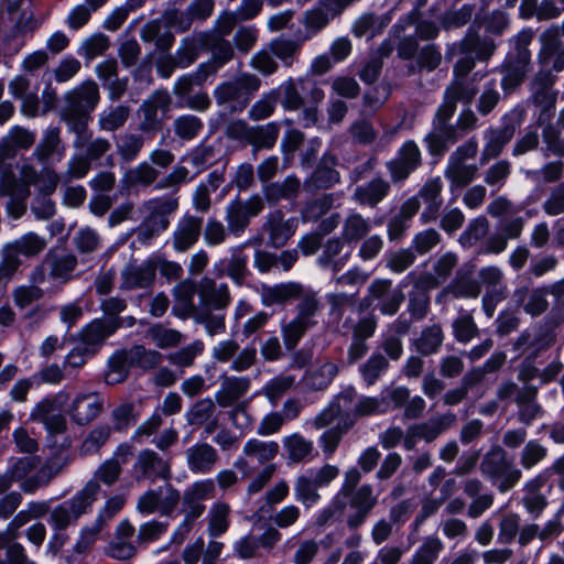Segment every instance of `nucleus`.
Segmentation results:
<instances>
[{"label": "nucleus", "mask_w": 564, "mask_h": 564, "mask_svg": "<svg viewBox=\"0 0 564 564\" xmlns=\"http://www.w3.org/2000/svg\"><path fill=\"white\" fill-rule=\"evenodd\" d=\"M65 105L61 109V119L66 122L69 131L76 134L73 145L82 150L90 139L88 131L89 113L99 102V90L95 82H84L64 96Z\"/></svg>", "instance_id": "obj_1"}, {"label": "nucleus", "mask_w": 564, "mask_h": 564, "mask_svg": "<svg viewBox=\"0 0 564 564\" xmlns=\"http://www.w3.org/2000/svg\"><path fill=\"white\" fill-rule=\"evenodd\" d=\"M281 106L289 111L302 108L304 127H312L318 119V105L324 99V91L316 83L304 78H289L279 88Z\"/></svg>", "instance_id": "obj_2"}, {"label": "nucleus", "mask_w": 564, "mask_h": 564, "mask_svg": "<svg viewBox=\"0 0 564 564\" xmlns=\"http://www.w3.org/2000/svg\"><path fill=\"white\" fill-rule=\"evenodd\" d=\"M177 208L178 197L171 194L143 202L140 206L142 219L138 228L139 240L144 243L164 232L170 226V216Z\"/></svg>", "instance_id": "obj_3"}, {"label": "nucleus", "mask_w": 564, "mask_h": 564, "mask_svg": "<svg viewBox=\"0 0 564 564\" xmlns=\"http://www.w3.org/2000/svg\"><path fill=\"white\" fill-rule=\"evenodd\" d=\"M477 152V141L469 139L449 155L444 176L449 182V189L452 192L467 186L475 180L478 173V165L468 163V160L474 159Z\"/></svg>", "instance_id": "obj_4"}, {"label": "nucleus", "mask_w": 564, "mask_h": 564, "mask_svg": "<svg viewBox=\"0 0 564 564\" xmlns=\"http://www.w3.org/2000/svg\"><path fill=\"white\" fill-rule=\"evenodd\" d=\"M259 88L260 79L245 73L234 80L220 83L214 90V97L218 106H227L231 111H241Z\"/></svg>", "instance_id": "obj_5"}, {"label": "nucleus", "mask_w": 564, "mask_h": 564, "mask_svg": "<svg viewBox=\"0 0 564 564\" xmlns=\"http://www.w3.org/2000/svg\"><path fill=\"white\" fill-rule=\"evenodd\" d=\"M264 209V200L258 195H251L246 200L235 198L225 208V220L228 230L235 237H240L250 224L252 217Z\"/></svg>", "instance_id": "obj_6"}, {"label": "nucleus", "mask_w": 564, "mask_h": 564, "mask_svg": "<svg viewBox=\"0 0 564 564\" xmlns=\"http://www.w3.org/2000/svg\"><path fill=\"white\" fill-rule=\"evenodd\" d=\"M69 398L68 392L61 390L40 401L31 411L30 417L42 423L50 433H62L66 429V419L62 409Z\"/></svg>", "instance_id": "obj_7"}, {"label": "nucleus", "mask_w": 564, "mask_h": 564, "mask_svg": "<svg viewBox=\"0 0 564 564\" xmlns=\"http://www.w3.org/2000/svg\"><path fill=\"white\" fill-rule=\"evenodd\" d=\"M180 500V491L171 484H166L143 492L138 498L135 508L143 516H150L155 512L161 516H170L177 507Z\"/></svg>", "instance_id": "obj_8"}, {"label": "nucleus", "mask_w": 564, "mask_h": 564, "mask_svg": "<svg viewBox=\"0 0 564 564\" xmlns=\"http://www.w3.org/2000/svg\"><path fill=\"white\" fill-rule=\"evenodd\" d=\"M279 453V444L274 441H260L250 438L246 442L241 455L235 460L234 466L243 477L250 476L258 467L272 460Z\"/></svg>", "instance_id": "obj_9"}, {"label": "nucleus", "mask_w": 564, "mask_h": 564, "mask_svg": "<svg viewBox=\"0 0 564 564\" xmlns=\"http://www.w3.org/2000/svg\"><path fill=\"white\" fill-rule=\"evenodd\" d=\"M47 240L36 232L29 231L19 238L6 243L2 251L7 257V267L17 272L21 265V257L33 259L39 257L46 248Z\"/></svg>", "instance_id": "obj_10"}, {"label": "nucleus", "mask_w": 564, "mask_h": 564, "mask_svg": "<svg viewBox=\"0 0 564 564\" xmlns=\"http://www.w3.org/2000/svg\"><path fill=\"white\" fill-rule=\"evenodd\" d=\"M137 479H147L155 482L161 479L169 481L172 478L171 464L156 452L145 448L139 452L133 464Z\"/></svg>", "instance_id": "obj_11"}, {"label": "nucleus", "mask_w": 564, "mask_h": 564, "mask_svg": "<svg viewBox=\"0 0 564 564\" xmlns=\"http://www.w3.org/2000/svg\"><path fill=\"white\" fill-rule=\"evenodd\" d=\"M476 94L475 80L453 77L444 91L443 102L438 106V115L443 118H452L456 111L457 102L469 105Z\"/></svg>", "instance_id": "obj_12"}, {"label": "nucleus", "mask_w": 564, "mask_h": 564, "mask_svg": "<svg viewBox=\"0 0 564 564\" xmlns=\"http://www.w3.org/2000/svg\"><path fill=\"white\" fill-rule=\"evenodd\" d=\"M479 279L486 286V294L482 297V308L488 317H491L496 306L507 294L503 284V273L498 267H485L479 270Z\"/></svg>", "instance_id": "obj_13"}, {"label": "nucleus", "mask_w": 564, "mask_h": 564, "mask_svg": "<svg viewBox=\"0 0 564 564\" xmlns=\"http://www.w3.org/2000/svg\"><path fill=\"white\" fill-rule=\"evenodd\" d=\"M555 77L551 72L538 73L531 83V95L536 106L542 108L540 121L547 119L554 110L557 93L553 89Z\"/></svg>", "instance_id": "obj_14"}, {"label": "nucleus", "mask_w": 564, "mask_h": 564, "mask_svg": "<svg viewBox=\"0 0 564 564\" xmlns=\"http://www.w3.org/2000/svg\"><path fill=\"white\" fill-rule=\"evenodd\" d=\"M170 105L171 97L167 91L156 90L153 93L139 109V115L142 117L140 129L144 132L158 130L161 126L159 115L169 111Z\"/></svg>", "instance_id": "obj_15"}, {"label": "nucleus", "mask_w": 564, "mask_h": 564, "mask_svg": "<svg viewBox=\"0 0 564 564\" xmlns=\"http://www.w3.org/2000/svg\"><path fill=\"white\" fill-rule=\"evenodd\" d=\"M0 193L9 197L7 212L13 219L20 218L26 210L25 200L30 189L17 183V176L9 171L2 173L0 178Z\"/></svg>", "instance_id": "obj_16"}, {"label": "nucleus", "mask_w": 564, "mask_h": 564, "mask_svg": "<svg viewBox=\"0 0 564 564\" xmlns=\"http://www.w3.org/2000/svg\"><path fill=\"white\" fill-rule=\"evenodd\" d=\"M120 289L123 291L152 288L155 278L151 258H148L142 263L127 264L120 273Z\"/></svg>", "instance_id": "obj_17"}, {"label": "nucleus", "mask_w": 564, "mask_h": 564, "mask_svg": "<svg viewBox=\"0 0 564 564\" xmlns=\"http://www.w3.org/2000/svg\"><path fill=\"white\" fill-rule=\"evenodd\" d=\"M132 454L133 448L131 445L127 443L120 444L113 452V455L96 469L90 480H96L98 484L101 481L107 486L113 485L119 479L122 466L129 462Z\"/></svg>", "instance_id": "obj_18"}, {"label": "nucleus", "mask_w": 564, "mask_h": 564, "mask_svg": "<svg viewBox=\"0 0 564 564\" xmlns=\"http://www.w3.org/2000/svg\"><path fill=\"white\" fill-rule=\"evenodd\" d=\"M449 119L451 118L441 117L438 109L436 110L433 121V131L425 137L431 153L436 154L443 152L448 144L456 143L465 135V133L457 128V124H447Z\"/></svg>", "instance_id": "obj_19"}, {"label": "nucleus", "mask_w": 564, "mask_h": 564, "mask_svg": "<svg viewBox=\"0 0 564 564\" xmlns=\"http://www.w3.org/2000/svg\"><path fill=\"white\" fill-rule=\"evenodd\" d=\"M230 133L237 138H246L256 148L271 149L279 137V126L275 122H269L264 126L248 128L242 122L234 123Z\"/></svg>", "instance_id": "obj_20"}, {"label": "nucleus", "mask_w": 564, "mask_h": 564, "mask_svg": "<svg viewBox=\"0 0 564 564\" xmlns=\"http://www.w3.org/2000/svg\"><path fill=\"white\" fill-rule=\"evenodd\" d=\"M421 163V151L414 141H406L400 148L398 156L388 163L394 182L405 180Z\"/></svg>", "instance_id": "obj_21"}, {"label": "nucleus", "mask_w": 564, "mask_h": 564, "mask_svg": "<svg viewBox=\"0 0 564 564\" xmlns=\"http://www.w3.org/2000/svg\"><path fill=\"white\" fill-rule=\"evenodd\" d=\"M203 219L193 215L182 216L172 234V246L177 252L191 249L199 239Z\"/></svg>", "instance_id": "obj_22"}, {"label": "nucleus", "mask_w": 564, "mask_h": 564, "mask_svg": "<svg viewBox=\"0 0 564 564\" xmlns=\"http://www.w3.org/2000/svg\"><path fill=\"white\" fill-rule=\"evenodd\" d=\"M121 326L118 319L95 318L84 326L79 332V339L83 346L91 348L97 352L100 345Z\"/></svg>", "instance_id": "obj_23"}, {"label": "nucleus", "mask_w": 564, "mask_h": 564, "mask_svg": "<svg viewBox=\"0 0 564 564\" xmlns=\"http://www.w3.org/2000/svg\"><path fill=\"white\" fill-rule=\"evenodd\" d=\"M102 400L96 392L78 393L68 409V414L79 425L95 420L101 412Z\"/></svg>", "instance_id": "obj_24"}, {"label": "nucleus", "mask_w": 564, "mask_h": 564, "mask_svg": "<svg viewBox=\"0 0 564 564\" xmlns=\"http://www.w3.org/2000/svg\"><path fill=\"white\" fill-rule=\"evenodd\" d=\"M65 150L61 139V129L48 127L34 149L33 156L40 163L59 162L65 155Z\"/></svg>", "instance_id": "obj_25"}, {"label": "nucleus", "mask_w": 564, "mask_h": 564, "mask_svg": "<svg viewBox=\"0 0 564 564\" xmlns=\"http://www.w3.org/2000/svg\"><path fill=\"white\" fill-rule=\"evenodd\" d=\"M186 464L193 474L205 475L212 473L218 462L217 451L207 443H196L185 452Z\"/></svg>", "instance_id": "obj_26"}, {"label": "nucleus", "mask_w": 564, "mask_h": 564, "mask_svg": "<svg viewBox=\"0 0 564 564\" xmlns=\"http://www.w3.org/2000/svg\"><path fill=\"white\" fill-rule=\"evenodd\" d=\"M495 48L492 40H481L477 35H468L458 43L448 45L445 57L451 61L456 54H475L479 61H487L494 54Z\"/></svg>", "instance_id": "obj_27"}, {"label": "nucleus", "mask_w": 564, "mask_h": 564, "mask_svg": "<svg viewBox=\"0 0 564 564\" xmlns=\"http://www.w3.org/2000/svg\"><path fill=\"white\" fill-rule=\"evenodd\" d=\"M357 397L354 388L343 390L336 401L321 411L314 419L313 425L316 430H321L332 424L343 412H347L351 408V403Z\"/></svg>", "instance_id": "obj_28"}, {"label": "nucleus", "mask_w": 564, "mask_h": 564, "mask_svg": "<svg viewBox=\"0 0 564 564\" xmlns=\"http://www.w3.org/2000/svg\"><path fill=\"white\" fill-rule=\"evenodd\" d=\"M207 41V32L194 33L183 39L175 54V65L178 68L191 66L200 53L206 52Z\"/></svg>", "instance_id": "obj_29"}, {"label": "nucleus", "mask_w": 564, "mask_h": 564, "mask_svg": "<svg viewBox=\"0 0 564 564\" xmlns=\"http://www.w3.org/2000/svg\"><path fill=\"white\" fill-rule=\"evenodd\" d=\"M198 294L207 307L218 311L225 310L230 304V293L227 284H217L212 279H202L198 285Z\"/></svg>", "instance_id": "obj_30"}, {"label": "nucleus", "mask_w": 564, "mask_h": 564, "mask_svg": "<svg viewBox=\"0 0 564 564\" xmlns=\"http://www.w3.org/2000/svg\"><path fill=\"white\" fill-rule=\"evenodd\" d=\"M304 285L299 282H284L274 285H262L261 302L264 306L284 304L290 300H296L303 292Z\"/></svg>", "instance_id": "obj_31"}, {"label": "nucleus", "mask_w": 564, "mask_h": 564, "mask_svg": "<svg viewBox=\"0 0 564 564\" xmlns=\"http://www.w3.org/2000/svg\"><path fill=\"white\" fill-rule=\"evenodd\" d=\"M530 57L531 54L524 51L516 56L510 55L507 57L502 66L505 75L501 82L505 90H512L522 83L528 72Z\"/></svg>", "instance_id": "obj_32"}, {"label": "nucleus", "mask_w": 564, "mask_h": 564, "mask_svg": "<svg viewBox=\"0 0 564 564\" xmlns=\"http://www.w3.org/2000/svg\"><path fill=\"white\" fill-rule=\"evenodd\" d=\"M250 380L246 377H226L216 392V401L220 406H228L248 392Z\"/></svg>", "instance_id": "obj_33"}, {"label": "nucleus", "mask_w": 564, "mask_h": 564, "mask_svg": "<svg viewBox=\"0 0 564 564\" xmlns=\"http://www.w3.org/2000/svg\"><path fill=\"white\" fill-rule=\"evenodd\" d=\"M264 230L269 232V241L275 248L284 246L294 234L292 223L290 220L284 221L281 212L268 215Z\"/></svg>", "instance_id": "obj_34"}, {"label": "nucleus", "mask_w": 564, "mask_h": 564, "mask_svg": "<svg viewBox=\"0 0 564 564\" xmlns=\"http://www.w3.org/2000/svg\"><path fill=\"white\" fill-rule=\"evenodd\" d=\"M442 189V181L436 177L429 180L420 191V196L427 205L426 209L420 216L424 224L436 219L437 212L442 205L440 198Z\"/></svg>", "instance_id": "obj_35"}, {"label": "nucleus", "mask_w": 564, "mask_h": 564, "mask_svg": "<svg viewBox=\"0 0 564 564\" xmlns=\"http://www.w3.org/2000/svg\"><path fill=\"white\" fill-rule=\"evenodd\" d=\"M390 185L381 178H375L356 187L354 199L360 205L376 206L389 193Z\"/></svg>", "instance_id": "obj_36"}, {"label": "nucleus", "mask_w": 564, "mask_h": 564, "mask_svg": "<svg viewBox=\"0 0 564 564\" xmlns=\"http://www.w3.org/2000/svg\"><path fill=\"white\" fill-rule=\"evenodd\" d=\"M516 128L507 126L498 130H490L486 133L487 142L481 153V164L486 163L492 158L498 156L502 148L512 139Z\"/></svg>", "instance_id": "obj_37"}, {"label": "nucleus", "mask_w": 564, "mask_h": 564, "mask_svg": "<svg viewBox=\"0 0 564 564\" xmlns=\"http://www.w3.org/2000/svg\"><path fill=\"white\" fill-rule=\"evenodd\" d=\"M99 494L100 485L96 480H89L74 497L66 500V503L79 519L91 508Z\"/></svg>", "instance_id": "obj_38"}, {"label": "nucleus", "mask_w": 564, "mask_h": 564, "mask_svg": "<svg viewBox=\"0 0 564 564\" xmlns=\"http://www.w3.org/2000/svg\"><path fill=\"white\" fill-rule=\"evenodd\" d=\"M456 420L455 414L448 413L430 420L426 423L416 424L410 427V433L417 435L425 442L434 441L438 435L446 431Z\"/></svg>", "instance_id": "obj_39"}, {"label": "nucleus", "mask_w": 564, "mask_h": 564, "mask_svg": "<svg viewBox=\"0 0 564 564\" xmlns=\"http://www.w3.org/2000/svg\"><path fill=\"white\" fill-rule=\"evenodd\" d=\"M282 444L286 452L288 459L294 464L310 459L314 449L313 442L306 440L300 433L285 436L282 440Z\"/></svg>", "instance_id": "obj_40"}, {"label": "nucleus", "mask_w": 564, "mask_h": 564, "mask_svg": "<svg viewBox=\"0 0 564 564\" xmlns=\"http://www.w3.org/2000/svg\"><path fill=\"white\" fill-rule=\"evenodd\" d=\"M318 488L319 487L313 479V475H310L308 471L301 474L296 477L294 482V498L305 508H311L321 499V495L317 491Z\"/></svg>", "instance_id": "obj_41"}, {"label": "nucleus", "mask_w": 564, "mask_h": 564, "mask_svg": "<svg viewBox=\"0 0 564 564\" xmlns=\"http://www.w3.org/2000/svg\"><path fill=\"white\" fill-rule=\"evenodd\" d=\"M355 424V421L349 415L341 419L336 426L326 430L318 440L319 446L324 455L329 458L336 452L343 435Z\"/></svg>", "instance_id": "obj_42"}, {"label": "nucleus", "mask_w": 564, "mask_h": 564, "mask_svg": "<svg viewBox=\"0 0 564 564\" xmlns=\"http://www.w3.org/2000/svg\"><path fill=\"white\" fill-rule=\"evenodd\" d=\"M344 249V242L339 238L329 239L318 257V263L322 268H330L334 272H338L344 268L347 260L350 257V252H346L339 258H336L341 253Z\"/></svg>", "instance_id": "obj_43"}, {"label": "nucleus", "mask_w": 564, "mask_h": 564, "mask_svg": "<svg viewBox=\"0 0 564 564\" xmlns=\"http://www.w3.org/2000/svg\"><path fill=\"white\" fill-rule=\"evenodd\" d=\"M509 464L505 449L496 446L485 455L480 464V470L482 475L496 482Z\"/></svg>", "instance_id": "obj_44"}, {"label": "nucleus", "mask_w": 564, "mask_h": 564, "mask_svg": "<svg viewBox=\"0 0 564 564\" xmlns=\"http://www.w3.org/2000/svg\"><path fill=\"white\" fill-rule=\"evenodd\" d=\"M443 550L444 543L438 536H425L412 554L410 564H434Z\"/></svg>", "instance_id": "obj_45"}, {"label": "nucleus", "mask_w": 564, "mask_h": 564, "mask_svg": "<svg viewBox=\"0 0 564 564\" xmlns=\"http://www.w3.org/2000/svg\"><path fill=\"white\" fill-rule=\"evenodd\" d=\"M62 466L55 460H47L33 476L21 484V490L25 494H33L39 488L45 487L58 475Z\"/></svg>", "instance_id": "obj_46"}, {"label": "nucleus", "mask_w": 564, "mask_h": 564, "mask_svg": "<svg viewBox=\"0 0 564 564\" xmlns=\"http://www.w3.org/2000/svg\"><path fill=\"white\" fill-rule=\"evenodd\" d=\"M305 40L276 37L269 43V48L285 66H291L294 58L300 54Z\"/></svg>", "instance_id": "obj_47"}, {"label": "nucleus", "mask_w": 564, "mask_h": 564, "mask_svg": "<svg viewBox=\"0 0 564 564\" xmlns=\"http://www.w3.org/2000/svg\"><path fill=\"white\" fill-rule=\"evenodd\" d=\"M223 183V177L213 172L206 182L200 183L193 193V206L196 210L206 213L210 208V194Z\"/></svg>", "instance_id": "obj_48"}, {"label": "nucleus", "mask_w": 564, "mask_h": 564, "mask_svg": "<svg viewBox=\"0 0 564 564\" xmlns=\"http://www.w3.org/2000/svg\"><path fill=\"white\" fill-rule=\"evenodd\" d=\"M296 300H299L296 305L297 313L294 318L306 322V324L314 326L316 324L314 317L319 310V302L316 292L304 286L303 292L300 296L296 297Z\"/></svg>", "instance_id": "obj_49"}, {"label": "nucleus", "mask_w": 564, "mask_h": 564, "mask_svg": "<svg viewBox=\"0 0 564 564\" xmlns=\"http://www.w3.org/2000/svg\"><path fill=\"white\" fill-rule=\"evenodd\" d=\"M371 230V223L360 214L352 212L344 220L341 236L347 242L360 240Z\"/></svg>", "instance_id": "obj_50"}, {"label": "nucleus", "mask_w": 564, "mask_h": 564, "mask_svg": "<svg viewBox=\"0 0 564 564\" xmlns=\"http://www.w3.org/2000/svg\"><path fill=\"white\" fill-rule=\"evenodd\" d=\"M130 109L123 105L105 108L98 116V127L102 131H115L121 128L129 118Z\"/></svg>", "instance_id": "obj_51"}, {"label": "nucleus", "mask_w": 564, "mask_h": 564, "mask_svg": "<svg viewBox=\"0 0 564 564\" xmlns=\"http://www.w3.org/2000/svg\"><path fill=\"white\" fill-rule=\"evenodd\" d=\"M330 20L332 17H329V14L326 13L318 4L311 10H307L302 18V24L305 29L303 39L307 41L316 36L329 24Z\"/></svg>", "instance_id": "obj_52"}, {"label": "nucleus", "mask_w": 564, "mask_h": 564, "mask_svg": "<svg viewBox=\"0 0 564 564\" xmlns=\"http://www.w3.org/2000/svg\"><path fill=\"white\" fill-rule=\"evenodd\" d=\"M230 507L225 502H215L208 512V534L212 538H218L224 534L229 527Z\"/></svg>", "instance_id": "obj_53"}, {"label": "nucleus", "mask_w": 564, "mask_h": 564, "mask_svg": "<svg viewBox=\"0 0 564 564\" xmlns=\"http://www.w3.org/2000/svg\"><path fill=\"white\" fill-rule=\"evenodd\" d=\"M213 11V0H193L186 11L180 14V31L188 30L194 20H206L212 15Z\"/></svg>", "instance_id": "obj_54"}, {"label": "nucleus", "mask_w": 564, "mask_h": 564, "mask_svg": "<svg viewBox=\"0 0 564 564\" xmlns=\"http://www.w3.org/2000/svg\"><path fill=\"white\" fill-rule=\"evenodd\" d=\"M208 41L206 43V52H212L210 59L217 62L223 68L234 57V48L231 44L224 37L214 32H207Z\"/></svg>", "instance_id": "obj_55"}, {"label": "nucleus", "mask_w": 564, "mask_h": 564, "mask_svg": "<svg viewBox=\"0 0 564 564\" xmlns=\"http://www.w3.org/2000/svg\"><path fill=\"white\" fill-rule=\"evenodd\" d=\"M338 372V368L334 362L326 361L316 370L306 373L305 383L312 390L325 389Z\"/></svg>", "instance_id": "obj_56"}, {"label": "nucleus", "mask_w": 564, "mask_h": 564, "mask_svg": "<svg viewBox=\"0 0 564 564\" xmlns=\"http://www.w3.org/2000/svg\"><path fill=\"white\" fill-rule=\"evenodd\" d=\"M540 486L541 481L538 479L528 482L522 498L524 508L534 518H538L547 506L546 498L539 492Z\"/></svg>", "instance_id": "obj_57"}, {"label": "nucleus", "mask_w": 564, "mask_h": 564, "mask_svg": "<svg viewBox=\"0 0 564 564\" xmlns=\"http://www.w3.org/2000/svg\"><path fill=\"white\" fill-rule=\"evenodd\" d=\"M301 182L295 176H288L281 183H272L265 186L264 193L268 199L294 198L300 191Z\"/></svg>", "instance_id": "obj_58"}, {"label": "nucleus", "mask_w": 564, "mask_h": 564, "mask_svg": "<svg viewBox=\"0 0 564 564\" xmlns=\"http://www.w3.org/2000/svg\"><path fill=\"white\" fill-rule=\"evenodd\" d=\"M147 338L159 348L166 349L177 346L182 341L183 335L178 330L154 325L148 329Z\"/></svg>", "instance_id": "obj_59"}, {"label": "nucleus", "mask_w": 564, "mask_h": 564, "mask_svg": "<svg viewBox=\"0 0 564 564\" xmlns=\"http://www.w3.org/2000/svg\"><path fill=\"white\" fill-rule=\"evenodd\" d=\"M126 354L131 365H137L143 369H152L160 365L163 359L162 354L159 351L147 349L140 345L133 346Z\"/></svg>", "instance_id": "obj_60"}, {"label": "nucleus", "mask_w": 564, "mask_h": 564, "mask_svg": "<svg viewBox=\"0 0 564 564\" xmlns=\"http://www.w3.org/2000/svg\"><path fill=\"white\" fill-rule=\"evenodd\" d=\"M141 39L144 42H155V46L161 51H167L174 43V35L170 31L160 33V24L150 22L140 31Z\"/></svg>", "instance_id": "obj_61"}, {"label": "nucleus", "mask_w": 564, "mask_h": 564, "mask_svg": "<svg viewBox=\"0 0 564 564\" xmlns=\"http://www.w3.org/2000/svg\"><path fill=\"white\" fill-rule=\"evenodd\" d=\"M242 248L243 246L234 249L226 264V275L238 285L243 283L248 273L247 257L242 254Z\"/></svg>", "instance_id": "obj_62"}, {"label": "nucleus", "mask_w": 564, "mask_h": 564, "mask_svg": "<svg viewBox=\"0 0 564 564\" xmlns=\"http://www.w3.org/2000/svg\"><path fill=\"white\" fill-rule=\"evenodd\" d=\"M547 455V448L538 440H530L523 446L520 454V465L524 469H531L541 463Z\"/></svg>", "instance_id": "obj_63"}, {"label": "nucleus", "mask_w": 564, "mask_h": 564, "mask_svg": "<svg viewBox=\"0 0 564 564\" xmlns=\"http://www.w3.org/2000/svg\"><path fill=\"white\" fill-rule=\"evenodd\" d=\"M443 341V332L440 326L432 325L423 329L416 341L417 350L423 355H431L437 351Z\"/></svg>", "instance_id": "obj_64"}]
</instances>
